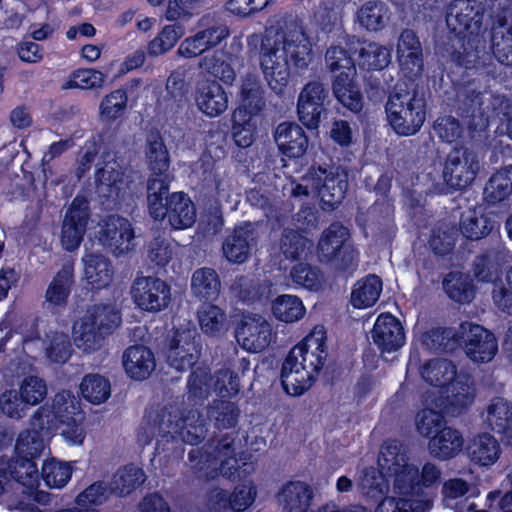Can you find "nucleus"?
Masks as SVG:
<instances>
[{"label":"nucleus","mask_w":512,"mask_h":512,"mask_svg":"<svg viewBox=\"0 0 512 512\" xmlns=\"http://www.w3.org/2000/svg\"><path fill=\"white\" fill-rule=\"evenodd\" d=\"M382 472L391 478L389 495L383 498L375 512H426L431 500L422 487H430L440 477L436 465L426 463L420 474L416 465L410 463L403 446L397 441L383 445L378 459Z\"/></svg>","instance_id":"obj_1"},{"label":"nucleus","mask_w":512,"mask_h":512,"mask_svg":"<svg viewBox=\"0 0 512 512\" xmlns=\"http://www.w3.org/2000/svg\"><path fill=\"white\" fill-rule=\"evenodd\" d=\"M313 59L310 43L295 25L266 29L259 51L260 68L269 88L282 95L288 85L290 69L304 70Z\"/></svg>","instance_id":"obj_2"},{"label":"nucleus","mask_w":512,"mask_h":512,"mask_svg":"<svg viewBox=\"0 0 512 512\" xmlns=\"http://www.w3.org/2000/svg\"><path fill=\"white\" fill-rule=\"evenodd\" d=\"M421 375L430 385L422 394L426 405L445 407L447 415L456 416L473 404L475 390L469 377L458 374L451 361L431 360L423 367Z\"/></svg>","instance_id":"obj_3"},{"label":"nucleus","mask_w":512,"mask_h":512,"mask_svg":"<svg viewBox=\"0 0 512 512\" xmlns=\"http://www.w3.org/2000/svg\"><path fill=\"white\" fill-rule=\"evenodd\" d=\"M326 340L325 328L316 325L290 350L281 370V382L289 395L299 396L312 386L326 361Z\"/></svg>","instance_id":"obj_4"},{"label":"nucleus","mask_w":512,"mask_h":512,"mask_svg":"<svg viewBox=\"0 0 512 512\" xmlns=\"http://www.w3.org/2000/svg\"><path fill=\"white\" fill-rule=\"evenodd\" d=\"M147 186V202L150 215L156 220L167 219L174 230H184L196 221V210L191 199L183 192L168 195L172 179L168 162H153Z\"/></svg>","instance_id":"obj_5"},{"label":"nucleus","mask_w":512,"mask_h":512,"mask_svg":"<svg viewBox=\"0 0 512 512\" xmlns=\"http://www.w3.org/2000/svg\"><path fill=\"white\" fill-rule=\"evenodd\" d=\"M385 111L397 134L414 135L426 118L425 94L413 82H398L388 97Z\"/></svg>","instance_id":"obj_6"},{"label":"nucleus","mask_w":512,"mask_h":512,"mask_svg":"<svg viewBox=\"0 0 512 512\" xmlns=\"http://www.w3.org/2000/svg\"><path fill=\"white\" fill-rule=\"evenodd\" d=\"M212 454L201 448H192L189 452L191 467L206 477L218 473L229 479H237L253 470L252 462L238 449L235 439L226 436L220 441Z\"/></svg>","instance_id":"obj_7"},{"label":"nucleus","mask_w":512,"mask_h":512,"mask_svg":"<svg viewBox=\"0 0 512 512\" xmlns=\"http://www.w3.org/2000/svg\"><path fill=\"white\" fill-rule=\"evenodd\" d=\"M171 434L172 437H180L191 445L197 444L205 437L206 428L204 420L196 412H190L183 419H178V414L169 411H150L140 428L139 441L146 445L154 438Z\"/></svg>","instance_id":"obj_8"},{"label":"nucleus","mask_w":512,"mask_h":512,"mask_svg":"<svg viewBox=\"0 0 512 512\" xmlns=\"http://www.w3.org/2000/svg\"><path fill=\"white\" fill-rule=\"evenodd\" d=\"M39 338L23 339L21 335L8 331L0 339V370L5 377H18L29 372L33 359L41 351Z\"/></svg>","instance_id":"obj_9"},{"label":"nucleus","mask_w":512,"mask_h":512,"mask_svg":"<svg viewBox=\"0 0 512 512\" xmlns=\"http://www.w3.org/2000/svg\"><path fill=\"white\" fill-rule=\"evenodd\" d=\"M508 252L503 249L481 256L475 263L474 273L482 282H493L494 304L503 312L512 314V266L505 274V280H498L502 265L508 262Z\"/></svg>","instance_id":"obj_10"},{"label":"nucleus","mask_w":512,"mask_h":512,"mask_svg":"<svg viewBox=\"0 0 512 512\" xmlns=\"http://www.w3.org/2000/svg\"><path fill=\"white\" fill-rule=\"evenodd\" d=\"M196 335V330L189 320H177L166 350L170 366L177 370H185L196 362L199 357Z\"/></svg>","instance_id":"obj_11"},{"label":"nucleus","mask_w":512,"mask_h":512,"mask_svg":"<svg viewBox=\"0 0 512 512\" xmlns=\"http://www.w3.org/2000/svg\"><path fill=\"white\" fill-rule=\"evenodd\" d=\"M92 235L94 240L117 256L134 248V228L128 219L120 216L112 215L102 219Z\"/></svg>","instance_id":"obj_12"},{"label":"nucleus","mask_w":512,"mask_h":512,"mask_svg":"<svg viewBox=\"0 0 512 512\" xmlns=\"http://www.w3.org/2000/svg\"><path fill=\"white\" fill-rule=\"evenodd\" d=\"M47 409H38L30 420L29 428L23 430L15 445V457L35 459L43 452L51 432V423Z\"/></svg>","instance_id":"obj_13"},{"label":"nucleus","mask_w":512,"mask_h":512,"mask_svg":"<svg viewBox=\"0 0 512 512\" xmlns=\"http://www.w3.org/2000/svg\"><path fill=\"white\" fill-rule=\"evenodd\" d=\"M130 294L136 307L145 312L162 311L171 300L170 286L164 280L151 276L136 278Z\"/></svg>","instance_id":"obj_14"},{"label":"nucleus","mask_w":512,"mask_h":512,"mask_svg":"<svg viewBox=\"0 0 512 512\" xmlns=\"http://www.w3.org/2000/svg\"><path fill=\"white\" fill-rule=\"evenodd\" d=\"M349 230L333 223L325 229L318 243L319 257L325 261H335L342 267L349 266L357 257L355 248L348 242Z\"/></svg>","instance_id":"obj_15"},{"label":"nucleus","mask_w":512,"mask_h":512,"mask_svg":"<svg viewBox=\"0 0 512 512\" xmlns=\"http://www.w3.org/2000/svg\"><path fill=\"white\" fill-rule=\"evenodd\" d=\"M89 220V203L83 196H77L67 209L63 219L60 242L67 251H74L80 246Z\"/></svg>","instance_id":"obj_16"},{"label":"nucleus","mask_w":512,"mask_h":512,"mask_svg":"<svg viewBox=\"0 0 512 512\" xmlns=\"http://www.w3.org/2000/svg\"><path fill=\"white\" fill-rule=\"evenodd\" d=\"M207 376L205 368H198L192 373L188 388L193 395L202 396L213 390L222 397H231L239 391V379L228 369L219 371L209 382Z\"/></svg>","instance_id":"obj_17"},{"label":"nucleus","mask_w":512,"mask_h":512,"mask_svg":"<svg viewBox=\"0 0 512 512\" xmlns=\"http://www.w3.org/2000/svg\"><path fill=\"white\" fill-rule=\"evenodd\" d=\"M482 21L483 8L476 0H454L447 8L446 22L454 32L478 34Z\"/></svg>","instance_id":"obj_18"},{"label":"nucleus","mask_w":512,"mask_h":512,"mask_svg":"<svg viewBox=\"0 0 512 512\" xmlns=\"http://www.w3.org/2000/svg\"><path fill=\"white\" fill-rule=\"evenodd\" d=\"M272 326L262 316H245L236 332L238 343L243 349L257 353L263 351L272 341Z\"/></svg>","instance_id":"obj_19"},{"label":"nucleus","mask_w":512,"mask_h":512,"mask_svg":"<svg viewBox=\"0 0 512 512\" xmlns=\"http://www.w3.org/2000/svg\"><path fill=\"white\" fill-rule=\"evenodd\" d=\"M461 329L466 334L465 353L473 362L485 363L495 357L498 344L490 331L471 323L462 324Z\"/></svg>","instance_id":"obj_20"},{"label":"nucleus","mask_w":512,"mask_h":512,"mask_svg":"<svg viewBox=\"0 0 512 512\" xmlns=\"http://www.w3.org/2000/svg\"><path fill=\"white\" fill-rule=\"evenodd\" d=\"M371 339L382 353H390L405 344L406 336L398 318L390 313H382L376 318Z\"/></svg>","instance_id":"obj_21"},{"label":"nucleus","mask_w":512,"mask_h":512,"mask_svg":"<svg viewBox=\"0 0 512 512\" xmlns=\"http://www.w3.org/2000/svg\"><path fill=\"white\" fill-rule=\"evenodd\" d=\"M122 365L129 378L143 381L155 370L156 360L153 352L146 346L133 345L123 352Z\"/></svg>","instance_id":"obj_22"},{"label":"nucleus","mask_w":512,"mask_h":512,"mask_svg":"<svg viewBox=\"0 0 512 512\" xmlns=\"http://www.w3.org/2000/svg\"><path fill=\"white\" fill-rule=\"evenodd\" d=\"M274 140L279 150L289 158H300L308 146L304 130L295 122H282L274 131Z\"/></svg>","instance_id":"obj_23"},{"label":"nucleus","mask_w":512,"mask_h":512,"mask_svg":"<svg viewBox=\"0 0 512 512\" xmlns=\"http://www.w3.org/2000/svg\"><path fill=\"white\" fill-rule=\"evenodd\" d=\"M467 454L473 464L489 468L500 459L502 449L494 435L481 432L470 440Z\"/></svg>","instance_id":"obj_24"},{"label":"nucleus","mask_w":512,"mask_h":512,"mask_svg":"<svg viewBox=\"0 0 512 512\" xmlns=\"http://www.w3.org/2000/svg\"><path fill=\"white\" fill-rule=\"evenodd\" d=\"M228 96L216 81H203L197 87L196 104L209 117H217L228 108Z\"/></svg>","instance_id":"obj_25"},{"label":"nucleus","mask_w":512,"mask_h":512,"mask_svg":"<svg viewBox=\"0 0 512 512\" xmlns=\"http://www.w3.org/2000/svg\"><path fill=\"white\" fill-rule=\"evenodd\" d=\"M82 261L84 264V280L91 289H103L112 283L114 269L109 259L101 254L86 253Z\"/></svg>","instance_id":"obj_26"},{"label":"nucleus","mask_w":512,"mask_h":512,"mask_svg":"<svg viewBox=\"0 0 512 512\" xmlns=\"http://www.w3.org/2000/svg\"><path fill=\"white\" fill-rule=\"evenodd\" d=\"M265 108V89L256 73L247 72L241 80L240 109L250 116H256Z\"/></svg>","instance_id":"obj_27"},{"label":"nucleus","mask_w":512,"mask_h":512,"mask_svg":"<svg viewBox=\"0 0 512 512\" xmlns=\"http://www.w3.org/2000/svg\"><path fill=\"white\" fill-rule=\"evenodd\" d=\"M107 335L93 322L91 316L84 315L73 325V342L84 353H92L99 350L103 346Z\"/></svg>","instance_id":"obj_28"},{"label":"nucleus","mask_w":512,"mask_h":512,"mask_svg":"<svg viewBox=\"0 0 512 512\" xmlns=\"http://www.w3.org/2000/svg\"><path fill=\"white\" fill-rule=\"evenodd\" d=\"M464 438L460 431L445 427L439 430L428 443L429 453L438 459H450L462 451Z\"/></svg>","instance_id":"obj_29"},{"label":"nucleus","mask_w":512,"mask_h":512,"mask_svg":"<svg viewBox=\"0 0 512 512\" xmlns=\"http://www.w3.org/2000/svg\"><path fill=\"white\" fill-rule=\"evenodd\" d=\"M200 330L209 337H221L229 330V320L225 311L211 303L202 304L197 310Z\"/></svg>","instance_id":"obj_30"},{"label":"nucleus","mask_w":512,"mask_h":512,"mask_svg":"<svg viewBox=\"0 0 512 512\" xmlns=\"http://www.w3.org/2000/svg\"><path fill=\"white\" fill-rule=\"evenodd\" d=\"M40 409H47L51 423V431L57 423L73 417L82 418L83 411L80 401L70 392L61 391L55 395L51 406H43Z\"/></svg>","instance_id":"obj_31"},{"label":"nucleus","mask_w":512,"mask_h":512,"mask_svg":"<svg viewBox=\"0 0 512 512\" xmlns=\"http://www.w3.org/2000/svg\"><path fill=\"white\" fill-rule=\"evenodd\" d=\"M252 241L253 235L250 225L236 228L223 244L224 256L231 263L245 262L250 255Z\"/></svg>","instance_id":"obj_32"},{"label":"nucleus","mask_w":512,"mask_h":512,"mask_svg":"<svg viewBox=\"0 0 512 512\" xmlns=\"http://www.w3.org/2000/svg\"><path fill=\"white\" fill-rule=\"evenodd\" d=\"M383 289L382 280L376 275H368L358 280L351 291L350 301L354 308L366 309L378 301Z\"/></svg>","instance_id":"obj_33"},{"label":"nucleus","mask_w":512,"mask_h":512,"mask_svg":"<svg viewBox=\"0 0 512 512\" xmlns=\"http://www.w3.org/2000/svg\"><path fill=\"white\" fill-rule=\"evenodd\" d=\"M320 175L317 176V182L314 189L318 190L321 200L329 208H334L339 204L345 196L347 190V181L345 177L337 179L332 175H326V170L321 169Z\"/></svg>","instance_id":"obj_34"},{"label":"nucleus","mask_w":512,"mask_h":512,"mask_svg":"<svg viewBox=\"0 0 512 512\" xmlns=\"http://www.w3.org/2000/svg\"><path fill=\"white\" fill-rule=\"evenodd\" d=\"M271 311L278 321L289 324L303 319L306 307L298 296L283 294L272 301Z\"/></svg>","instance_id":"obj_35"},{"label":"nucleus","mask_w":512,"mask_h":512,"mask_svg":"<svg viewBox=\"0 0 512 512\" xmlns=\"http://www.w3.org/2000/svg\"><path fill=\"white\" fill-rule=\"evenodd\" d=\"M325 68L330 73H337L332 81H341V78L344 80L345 77L355 78L357 73L353 59L340 46H332L326 51Z\"/></svg>","instance_id":"obj_36"},{"label":"nucleus","mask_w":512,"mask_h":512,"mask_svg":"<svg viewBox=\"0 0 512 512\" xmlns=\"http://www.w3.org/2000/svg\"><path fill=\"white\" fill-rule=\"evenodd\" d=\"M357 18L368 31L382 30L390 20L388 6L382 1H368L358 10Z\"/></svg>","instance_id":"obj_37"},{"label":"nucleus","mask_w":512,"mask_h":512,"mask_svg":"<svg viewBox=\"0 0 512 512\" xmlns=\"http://www.w3.org/2000/svg\"><path fill=\"white\" fill-rule=\"evenodd\" d=\"M483 422L496 433L512 421V404L503 397H494L481 414Z\"/></svg>","instance_id":"obj_38"},{"label":"nucleus","mask_w":512,"mask_h":512,"mask_svg":"<svg viewBox=\"0 0 512 512\" xmlns=\"http://www.w3.org/2000/svg\"><path fill=\"white\" fill-rule=\"evenodd\" d=\"M332 93L336 100L351 112L359 113L363 109V96L355 78L345 77L341 81H332Z\"/></svg>","instance_id":"obj_39"},{"label":"nucleus","mask_w":512,"mask_h":512,"mask_svg":"<svg viewBox=\"0 0 512 512\" xmlns=\"http://www.w3.org/2000/svg\"><path fill=\"white\" fill-rule=\"evenodd\" d=\"M478 162H446L443 177L446 184L454 190L467 187L475 178Z\"/></svg>","instance_id":"obj_40"},{"label":"nucleus","mask_w":512,"mask_h":512,"mask_svg":"<svg viewBox=\"0 0 512 512\" xmlns=\"http://www.w3.org/2000/svg\"><path fill=\"white\" fill-rule=\"evenodd\" d=\"M192 293L200 299H215L220 292V280L211 268L197 269L191 279Z\"/></svg>","instance_id":"obj_41"},{"label":"nucleus","mask_w":512,"mask_h":512,"mask_svg":"<svg viewBox=\"0 0 512 512\" xmlns=\"http://www.w3.org/2000/svg\"><path fill=\"white\" fill-rule=\"evenodd\" d=\"M146 479L145 473L142 469L134 465H128L119 469L111 481V492L116 495H128Z\"/></svg>","instance_id":"obj_42"},{"label":"nucleus","mask_w":512,"mask_h":512,"mask_svg":"<svg viewBox=\"0 0 512 512\" xmlns=\"http://www.w3.org/2000/svg\"><path fill=\"white\" fill-rule=\"evenodd\" d=\"M512 193V164L495 173L487 183L484 198L488 203L505 200Z\"/></svg>","instance_id":"obj_43"},{"label":"nucleus","mask_w":512,"mask_h":512,"mask_svg":"<svg viewBox=\"0 0 512 512\" xmlns=\"http://www.w3.org/2000/svg\"><path fill=\"white\" fill-rule=\"evenodd\" d=\"M8 476L27 489L34 491L39 485L37 465L33 459L14 458L12 464L7 462Z\"/></svg>","instance_id":"obj_44"},{"label":"nucleus","mask_w":512,"mask_h":512,"mask_svg":"<svg viewBox=\"0 0 512 512\" xmlns=\"http://www.w3.org/2000/svg\"><path fill=\"white\" fill-rule=\"evenodd\" d=\"M213 498L219 502H228L229 507L235 512H242L248 509L255 501L256 487L252 482H245L235 487L232 494L226 499L223 490L216 489L213 492Z\"/></svg>","instance_id":"obj_45"},{"label":"nucleus","mask_w":512,"mask_h":512,"mask_svg":"<svg viewBox=\"0 0 512 512\" xmlns=\"http://www.w3.org/2000/svg\"><path fill=\"white\" fill-rule=\"evenodd\" d=\"M83 397L94 405L107 401L111 395V385L108 379L99 374H88L80 383Z\"/></svg>","instance_id":"obj_46"},{"label":"nucleus","mask_w":512,"mask_h":512,"mask_svg":"<svg viewBox=\"0 0 512 512\" xmlns=\"http://www.w3.org/2000/svg\"><path fill=\"white\" fill-rule=\"evenodd\" d=\"M199 67L226 84H232L236 78L234 69L227 62L226 55L222 50H216L203 56L199 61Z\"/></svg>","instance_id":"obj_47"},{"label":"nucleus","mask_w":512,"mask_h":512,"mask_svg":"<svg viewBox=\"0 0 512 512\" xmlns=\"http://www.w3.org/2000/svg\"><path fill=\"white\" fill-rule=\"evenodd\" d=\"M391 61L390 50L377 43H369L359 50V66L371 70H383Z\"/></svg>","instance_id":"obj_48"},{"label":"nucleus","mask_w":512,"mask_h":512,"mask_svg":"<svg viewBox=\"0 0 512 512\" xmlns=\"http://www.w3.org/2000/svg\"><path fill=\"white\" fill-rule=\"evenodd\" d=\"M85 316H91L93 322L106 334H111L121 323L120 310L116 303L100 304L89 309Z\"/></svg>","instance_id":"obj_49"},{"label":"nucleus","mask_w":512,"mask_h":512,"mask_svg":"<svg viewBox=\"0 0 512 512\" xmlns=\"http://www.w3.org/2000/svg\"><path fill=\"white\" fill-rule=\"evenodd\" d=\"M491 229L492 221L481 210H469L462 216L461 231L469 239H480L486 236Z\"/></svg>","instance_id":"obj_50"},{"label":"nucleus","mask_w":512,"mask_h":512,"mask_svg":"<svg viewBox=\"0 0 512 512\" xmlns=\"http://www.w3.org/2000/svg\"><path fill=\"white\" fill-rule=\"evenodd\" d=\"M72 268L63 267L52 279L46 291V300L51 305L61 306L66 302L72 283Z\"/></svg>","instance_id":"obj_51"},{"label":"nucleus","mask_w":512,"mask_h":512,"mask_svg":"<svg viewBox=\"0 0 512 512\" xmlns=\"http://www.w3.org/2000/svg\"><path fill=\"white\" fill-rule=\"evenodd\" d=\"M72 472L70 463L55 459L46 460L42 466V478L50 488L64 487L70 480Z\"/></svg>","instance_id":"obj_52"},{"label":"nucleus","mask_w":512,"mask_h":512,"mask_svg":"<svg viewBox=\"0 0 512 512\" xmlns=\"http://www.w3.org/2000/svg\"><path fill=\"white\" fill-rule=\"evenodd\" d=\"M422 405L423 408L418 411L415 417V427L421 436L428 437L441 427L443 421L441 412L446 413V408L426 405L423 400Z\"/></svg>","instance_id":"obj_53"},{"label":"nucleus","mask_w":512,"mask_h":512,"mask_svg":"<svg viewBox=\"0 0 512 512\" xmlns=\"http://www.w3.org/2000/svg\"><path fill=\"white\" fill-rule=\"evenodd\" d=\"M443 285L447 295L456 302L467 303L473 298V288L469 278L460 272L449 273Z\"/></svg>","instance_id":"obj_54"},{"label":"nucleus","mask_w":512,"mask_h":512,"mask_svg":"<svg viewBox=\"0 0 512 512\" xmlns=\"http://www.w3.org/2000/svg\"><path fill=\"white\" fill-rule=\"evenodd\" d=\"M492 49L499 62L512 65V22L493 30Z\"/></svg>","instance_id":"obj_55"},{"label":"nucleus","mask_w":512,"mask_h":512,"mask_svg":"<svg viewBox=\"0 0 512 512\" xmlns=\"http://www.w3.org/2000/svg\"><path fill=\"white\" fill-rule=\"evenodd\" d=\"M290 278L296 287L310 291L320 289L324 282L321 272L305 263L294 265L290 271Z\"/></svg>","instance_id":"obj_56"},{"label":"nucleus","mask_w":512,"mask_h":512,"mask_svg":"<svg viewBox=\"0 0 512 512\" xmlns=\"http://www.w3.org/2000/svg\"><path fill=\"white\" fill-rule=\"evenodd\" d=\"M17 392L26 406H35L46 397L47 385L42 378L30 375L19 383Z\"/></svg>","instance_id":"obj_57"},{"label":"nucleus","mask_w":512,"mask_h":512,"mask_svg":"<svg viewBox=\"0 0 512 512\" xmlns=\"http://www.w3.org/2000/svg\"><path fill=\"white\" fill-rule=\"evenodd\" d=\"M184 33V27L180 24L165 26L159 35L150 42L149 54L153 56L164 54L175 46Z\"/></svg>","instance_id":"obj_58"},{"label":"nucleus","mask_w":512,"mask_h":512,"mask_svg":"<svg viewBox=\"0 0 512 512\" xmlns=\"http://www.w3.org/2000/svg\"><path fill=\"white\" fill-rule=\"evenodd\" d=\"M310 247V241L295 231H285L279 243V250L287 259L305 256Z\"/></svg>","instance_id":"obj_59"},{"label":"nucleus","mask_w":512,"mask_h":512,"mask_svg":"<svg viewBox=\"0 0 512 512\" xmlns=\"http://www.w3.org/2000/svg\"><path fill=\"white\" fill-rule=\"evenodd\" d=\"M127 106V95L117 89L105 96L100 103V117L105 121H113L123 115Z\"/></svg>","instance_id":"obj_60"},{"label":"nucleus","mask_w":512,"mask_h":512,"mask_svg":"<svg viewBox=\"0 0 512 512\" xmlns=\"http://www.w3.org/2000/svg\"><path fill=\"white\" fill-rule=\"evenodd\" d=\"M84 414L82 418L73 417L72 419L62 420L57 423L54 429H58L65 443L70 446H80L86 437L83 426Z\"/></svg>","instance_id":"obj_61"},{"label":"nucleus","mask_w":512,"mask_h":512,"mask_svg":"<svg viewBox=\"0 0 512 512\" xmlns=\"http://www.w3.org/2000/svg\"><path fill=\"white\" fill-rule=\"evenodd\" d=\"M297 115L307 129L316 130L327 116V107L297 99Z\"/></svg>","instance_id":"obj_62"},{"label":"nucleus","mask_w":512,"mask_h":512,"mask_svg":"<svg viewBox=\"0 0 512 512\" xmlns=\"http://www.w3.org/2000/svg\"><path fill=\"white\" fill-rule=\"evenodd\" d=\"M469 490L468 484L462 479H450L443 486V501L446 507L454 509L456 512H464V509L457 506L459 502H467L465 498Z\"/></svg>","instance_id":"obj_63"},{"label":"nucleus","mask_w":512,"mask_h":512,"mask_svg":"<svg viewBox=\"0 0 512 512\" xmlns=\"http://www.w3.org/2000/svg\"><path fill=\"white\" fill-rule=\"evenodd\" d=\"M505 480L510 486V490L505 493L500 490L488 493V507L492 510H499L500 512H512V464L508 468Z\"/></svg>","instance_id":"obj_64"}]
</instances>
